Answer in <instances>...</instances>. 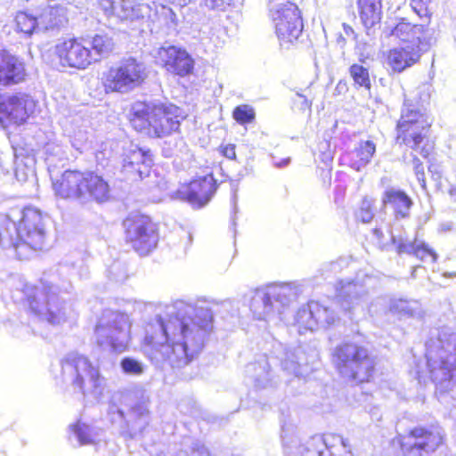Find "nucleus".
I'll list each match as a JSON object with an SVG mask.
<instances>
[{"label":"nucleus","mask_w":456,"mask_h":456,"mask_svg":"<svg viewBox=\"0 0 456 456\" xmlns=\"http://www.w3.org/2000/svg\"><path fill=\"white\" fill-rule=\"evenodd\" d=\"M28 76L26 63L20 57L0 49V89L20 85ZM36 108L37 102L27 93L0 94V126L7 129L26 124Z\"/></svg>","instance_id":"f257e3e1"},{"label":"nucleus","mask_w":456,"mask_h":456,"mask_svg":"<svg viewBox=\"0 0 456 456\" xmlns=\"http://www.w3.org/2000/svg\"><path fill=\"white\" fill-rule=\"evenodd\" d=\"M115 42L107 33L62 37L54 45L52 61L60 69L85 70L109 57Z\"/></svg>","instance_id":"f03ea898"},{"label":"nucleus","mask_w":456,"mask_h":456,"mask_svg":"<svg viewBox=\"0 0 456 456\" xmlns=\"http://www.w3.org/2000/svg\"><path fill=\"white\" fill-rule=\"evenodd\" d=\"M126 117L136 134L150 139H162L178 132L183 118L174 103L146 100L133 102Z\"/></svg>","instance_id":"7ed1b4c3"},{"label":"nucleus","mask_w":456,"mask_h":456,"mask_svg":"<svg viewBox=\"0 0 456 456\" xmlns=\"http://www.w3.org/2000/svg\"><path fill=\"white\" fill-rule=\"evenodd\" d=\"M45 216L38 208L27 206L16 224L9 213L0 214V243H7L20 258L41 250L45 242Z\"/></svg>","instance_id":"20e7f679"},{"label":"nucleus","mask_w":456,"mask_h":456,"mask_svg":"<svg viewBox=\"0 0 456 456\" xmlns=\"http://www.w3.org/2000/svg\"><path fill=\"white\" fill-rule=\"evenodd\" d=\"M56 199L85 204H103L111 200V188L105 177L94 170L66 169L51 179Z\"/></svg>","instance_id":"39448f33"},{"label":"nucleus","mask_w":456,"mask_h":456,"mask_svg":"<svg viewBox=\"0 0 456 456\" xmlns=\"http://www.w3.org/2000/svg\"><path fill=\"white\" fill-rule=\"evenodd\" d=\"M426 357L433 382L441 391L449 389L456 379V331L450 327L442 328L437 341L428 348Z\"/></svg>","instance_id":"423d86ee"},{"label":"nucleus","mask_w":456,"mask_h":456,"mask_svg":"<svg viewBox=\"0 0 456 456\" xmlns=\"http://www.w3.org/2000/svg\"><path fill=\"white\" fill-rule=\"evenodd\" d=\"M147 78L145 64L136 57L128 56L104 70L99 83L106 94H124L141 87Z\"/></svg>","instance_id":"0eeeda50"},{"label":"nucleus","mask_w":456,"mask_h":456,"mask_svg":"<svg viewBox=\"0 0 456 456\" xmlns=\"http://www.w3.org/2000/svg\"><path fill=\"white\" fill-rule=\"evenodd\" d=\"M431 123L428 115L411 104L404 103L397 123L396 141L427 158L433 147L427 134Z\"/></svg>","instance_id":"6e6552de"},{"label":"nucleus","mask_w":456,"mask_h":456,"mask_svg":"<svg viewBox=\"0 0 456 456\" xmlns=\"http://www.w3.org/2000/svg\"><path fill=\"white\" fill-rule=\"evenodd\" d=\"M335 363L339 373L351 380L369 381L374 371V361L368 350L354 343L338 346L334 353Z\"/></svg>","instance_id":"1a4fd4ad"},{"label":"nucleus","mask_w":456,"mask_h":456,"mask_svg":"<svg viewBox=\"0 0 456 456\" xmlns=\"http://www.w3.org/2000/svg\"><path fill=\"white\" fill-rule=\"evenodd\" d=\"M126 242L141 256L149 255L158 246L159 229L158 223L145 214L134 212L123 221Z\"/></svg>","instance_id":"9d476101"},{"label":"nucleus","mask_w":456,"mask_h":456,"mask_svg":"<svg viewBox=\"0 0 456 456\" xmlns=\"http://www.w3.org/2000/svg\"><path fill=\"white\" fill-rule=\"evenodd\" d=\"M270 15L281 45L298 39L303 31V21L297 6L289 1L276 3L269 0Z\"/></svg>","instance_id":"9b49d317"},{"label":"nucleus","mask_w":456,"mask_h":456,"mask_svg":"<svg viewBox=\"0 0 456 456\" xmlns=\"http://www.w3.org/2000/svg\"><path fill=\"white\" fill-rule=\"evenodd\" d=\"M337 291L342 309L351 315L364 314L366 309L372 314H378V306H384L387 303L385 298L379 297L368 305L366 290L362 285L353 281H339Z\"/></svg>","instance_id":"f8f14e48"},{"label":"nucleus","mask_w":456,"mask_h":456,"mask_svg":"<svg viewBox=\"0 0 456 456\" xmlns=\"http://www.w3.org/2000/svg\"><path fill=\"white\" fill-rule=\"evenodd\" d=\"M156 63L167 74L175 77L190 75L194 69V60L183 47L176 45L160 46L156 53Z\"/></svg>","instance_id":"ddd939ff"},{"label":"nucleus","mask_w":456,"mask_h":456,"mask_svg":"<svg viewBox=\"0 0 456 456\" xmlns=\"http://www.w3.org/2000/svg\"><path fill=\"white\" fill-rule=\"evenodd\" d=\"M25 302L29 311L35 315L45 318L48 322L56 324L60 321L61 309L53 310L51 300L53 297L52 286L45 284L42 288L26 285L23 288Z\"/></svg>","instance_id":"4468645a"},{"label":"nucleus","mask_w":456,"mask_h":456,"mask_svg":"<svg viewBox=\"0 0 456 456\" xmlns=\"http://www.w3.org/2000/svg\"><path fill=\"white\" fill-rule=\"evenodd\" d=\"M61 366L62 374L72 378V384L82 391L86 379L94 383L99 380L98 370L83 354H72L66 356L61 360Z\"/></svg>","instance_id":"2eb2a0df"},{"label":"nucleus","mask_w":456,"mask_h":456,"mask_svg":"<svg viewBox=\"0 0 456 456\" xmlns=\"http://www.w3.org/2000/svg\"><path fill=\"white\" fill-rule=\"evenodd\" d=\"M406 439L403 446L409 445L412 453L417 456H430L443 444L444 432L439 428H415L411 430Z\"/></svg>","instance_id":"dca6fc26"},{"label":"nucleus","mask_w":456,"mask_h":456,"mask_svg":"<svg viewBox=\"0 0 456 456\" xmlns=\"http://www.w3.org/2000/svg\"><path fill=\"white\" fill-rule=\"evenodd\" d=\"M435 34L433 28H425L423 25H413L403 20L392 30V36L408 42L410 45L419 47L422 51H428L436 44Z\"/></svg>","instance_id":"f3484780"},{"label":"nucleus","mask_w":456,"mask_h":456,"mask_svg":"<svg viewBox=\"0 0 456 456\" xmlns=\"http://www.w3.org/2000/svg\"><path fill=\"white\" fill-rule=\"evenodd\" d=\"M338 443L346 448L345 440L338 436L329 435L327 436H315L311 437L305 444L299 445L297 450L301 456H335L333 445L330 443Z\"/></svg>","instance_id":"a211bd4d"},{"label":"nucleus","mask_w":456,"mask_h":456,"mask_svg":"<svg viewBox=\"0 0 456 456\" xmlns=\"http://www.w3.org/2000/svg\"><path fill=\"white\" fill-rule=\"evenodd\" d=\"M426 51L419 47L406 45L389 51L387 54V64L395 71L401 73L419 61L420 56Z\"/></svg>","instance_id":"6ab92c4d"},{"label":"nucleus","mask_w":456,"mask_h":456,"mask_svg":"<svg viewBox=\"0 0 456 456\" xmlns=\"http://www.w3.org/2000/svg\"><path fill=\"white\" fill-rule=\"evenodd\" d=\"M250 309L254 317L257 320L267 321L274 315L275 312L282 314L281 308L274 306L266 288L256 289L253 291Z\"/></svg>","instance_id":"aec40b11"},{"label":"nucleus","mask_w":456,"mask_h":456,"mask_svg":"<svg viewBox=\"0 0 456 456\" xmlns=\"http://www.w3.org/2000/svg\"><path fill=\"white\" fill-rule=\"evenodd\" d=\"M382 204L384 207L390 206L396 218H404L408 216L413 203L403 191L392 187L383 192Z\"/></svg>","instance_id":"412c9836"},{"label":"nucleus","mask_w":456,"mask_h":456,"mask_svg":"<svg viewBox=\"0 0 456 456\" xmlns=\"http://www.w3.org/2000/svg\"><path fill=\"white\" fill-rule=\"evenodd\" d=\"M245 371L256 387L260 388L267 387L273 379L271 362L266 355H262L256 362L248 364Z\"/></svg>","instance_id":"4be33fe9"},{"label":"nucleus","mask_w":456,"mask_h":456,"mask_svg":"<svg viewBox=\"0 0 456 456\" xmlns=\"http://www.w3.org/2000/svg\"><path fill=\"white\" fill-rule=\"evenodd\" d=\"M37 21L40 32L53 31L60 29L68 20L63 9L57 6L44 7L37 15Z\"/></svg>","instance_id":"5701e85b"},{"label":"nucleus","mask_w":456,"mask_h":456,"mask_svg":"<svg viewBox=\"0 0 456 456\" xmlns=\"http://www.w3.org/2000/svg\"><path fill=\"white\" fill-rule=\"evenodd\" d=\"M274 306L281 309L296 300L298 289L292 284H273L265 287Z\"/></svg>","instance_id":"b1692460"},{"label":"nucleus","mask_w":456,"mask_h":456,"mask_svg":"<svg viewBox=\"0 0 456 456\" xmlns=\"http://www.w3.org/2000/svg\"><path fill=\"white\" fill-rule=\"evenodd\" d=\"M162 331L163 333H166L164 328L162 329ZM158 333H161V330L146 334L142 345L151 348V353L156 358H159L161 361H172V354H174L175 352L174 345L169 343L167 340L162 343H158L156 341Z\"/></svg>","instance_id":"393cba45"},{"label":"nucleus","mask_w":456,"mask_h":456,"mask_svg":"<svg viewBox=\"0 0 456 456\" xmlns=\"http://www.w3.org/2000/svg\"><path fill=\"white\" fill-rule=\"evenodd\" d=\"M100 6L107 16H115L121 20L131 19L134 7L131 0H100Z\"/></svg>","instance_id":"a878e982"},{"label":"nucleus","mask_w":456,"mask_h":456,"mask_svg":"<svg viewBox=\"0 0 456 456\" xmlns=\"http://www.w3.org/2000/svg\"><path fill=\"white\" fill-rule=\"evenodd\" d=\"M357 4L360 9L361 20L367 28H372L380 20V0H357Z\"/></svg>","instance_id":"bb28decb"},{"label":"nucleus","mask_w":456,"mask_h":456,"mask_svg":"<svg viewBox=\"0 0 456 456\" xmlns=\"http://www.w3.org/2000/svg\"><path fill=\"white\" fill-rule=\"evenodd\" d=\"M397 252L399 254L414 255L420 260L430 259L432 263L436 260V254L428 247L423 241L414 240L412 242H401L397 246Z\"/></svg>","instance_id":"cd10ccee"},{"label":"nucleus","mask_w":456,"mask_h":456,"mask_svg":"<svg viewBox=\"0 0 456 456\" xmlns=\"http://www.w3.org/2000/svg\"><path fill=\"white\" fill-rule=\"evenodd\" d=\"M13 21L15 31L19 34L29 37L34 33L40 32L37 16H33L25 11L17 12Z\"/></svg>","instance_id":"c85d7f7f"},{"label":"nucleus","mask_w":456,"mask_h":456,"mask_svg":"<svg viewBox=\"0 0 456 456\" xmlns=\"http://www.w3.org/2000/svg\"><path fill=\"white\" fill-rule=\"evenodd\" d=\"M302 356L303 351L300 347L295 348L294 350H287L281 360L282 370L288 374H292L296 377L302 375V368L304 365Z\"/></svg>","instance_id":"c756f323"},{"label":"nucleus","mask_w":456,"mask_h":456,"mask_svg":"<svg viewBox=\"0 0 456 456\" xmlns=\"http://www.w3.org/2000/svg\"><path fill=\"white\" fill-rule=\"evenodd\" d=\"M294 324L298 327L299 333L317 329V321L314 319V313L312 310V301L297 311Z\"/></svg>","instance_id":"7c9ffc66"},{"label":"nucleus","mask_w":456,"mask_h":456,"mask_svg":"<svg viewBox=\"0 0 456 456\" xmlns=\"http://www.w3.org/2000/svg\"><path fill=\"white\" fill-rule=\"evenodd\" d=\"M376 151V145L372 141H361L354 150L355 158L357 159L354 167L356 170L369 164Z\"/></svg>","instance_id":"2f4dec72"},{"label":"nucleus","mask_w":456,"mask_h":456,"mask_svg":"<svg viewBox=\"0 0 456 456\" xmlns=\"http://www.w3.org/2000/svg\"><path fill=\"white\" fill-rule=\"evenodd\" d=\"M389 310L401 317H411L419 314V304L414 300L396 299L390 302Z\"/></svg>","instance_id":"473e14b6"},{"label":"nucleus","mask_w":456,"mask_h":456,"mask_svg":"<svg viewBox=\"0 0 456 456\" xmlns=\"http://www.w3.org/2000/svg\"><path fill=\"white\" fill-rule=\"evenodd\" d=\"M219 304L201 298V332L210 334L214 330V315L219 310Z\"/></svg>","instance_id":"72a5a7b5"},{"label":"nucleus","mask_w":456,"mask_h":456,"mask_svg":"<svg viewBox=\"0 0 456 456\" xmlns=\"http://www.w3.org/2000/svg\"><path fill=\"white\" fill-rule=\"evenodd\" d=\"M312 310L314 313V319L317 321V328H328L338 321V317L333 310L323 306L319 302L312 301Z\"/></svg>","instance_id":"f704fd0d"},{"label":"nucleus","mask_w":456,"mask_h":456,"mask_svg":"<svg viewBox=\"0 0 456 456\" xmlns=\"http://www.w3.org/2000/svg\"><path fill=\"white\" fill-rule=\"evenodd\" d=\"M353 80L359 86L370 89L371 86L369 69L361 64H353L349 69Z\"/></svg>","instance_id":"c9c22d12"},{"label":"nucleus","mask_w":456,"mask_h":456,"mask_svg":"<svg viewBox=\"0 0 456 456\" xmlns=\"http://www.w3.org/2000/svg\"><path fill=\"white\" fill-rule=\"evenodd\" d=\"M216 180L212 175L201 177V207L208 204L217 190Z\"/></svg>","instance_id":"e433bc0d"},{"label":"nucleus","mask_w":456,"mask_h":456,"mask_svg":"<svg viewBox=\"0 0 456 456\" xmlns=\"http://www.w3.org/2000/svg\"><path fill=\"white\" fill-rule=\"evenodd\" d=\"M69 429L77 436V439L82 445L92 444L94 443L88 425L82 422L80 419L69 426Z\"/></svg>","instance_id":"4c0bfd02"},{"label":"nucleus","mask_w":456,"mask_h":456,"mask_svg":"<svg viewBox=\"0 0 456 456\" xmlns=\"http://www.w3.org/2000/svg\"><path fill=\"white\" fill-rule=\"evenodd\" d=\"M374 217V200L365 197L362 200L356 218L362 223H370Z\"/></svg>","instance_id":"58836bf2"},{"label":"nucleus","mask_w":456,"mask_h":456,"mask_svg":"<svg viewBox=\"0 0 456 456\" xmlns=\"http://www.w3.org/2000/svg\"><path fill=\"white\" fill-rule=\"evenodd\" d=\"M120 366L122 370L126 374L138 376L143 372L142 364L139 361L131 357L123 358L120 362Z\"/></svg>","instance_id":"ea45409f"},{"label":"nucleus","mask_w":456,"mask_h":456,"mask_svg":"<svg viewBox=\"0 0 456 456\" xmlns=\"http://www.w3.org/2000/svg\"><path fill=\"white\" fill-rule=\"evenodd\" d=\"M233 118L239 123H249L255 118V112L251 107L248 105H240L234 110Z\"/></svg>","instance_id":"a19ab883"},{"label":"nucleus","mask_w":456,"mask_h":456,"mask_svg":"<svg viewBox=\"0 0 456 456\" xmlns=\"http://www.w3.org/2000/svg\"><path fill=\"white\" fill-rule=\"evenodd\" d=\"M149 151H143L142 149L132 151L128 156L127 165L134 167L144 164L145 159L149 157Z\"/></svg>","instance_id":"79ce46f5"},{"label":"nucleus","mask_w":456,"mask_h":456,"mask_svg":"<svg viewBox=\"0 0 456 456\" xmlns=\"http://www.w3.org/2000/svg\"><path fill=\"white\" fill-rule=\"evenodd\" d=\"M411 165L419 183L422 188H425V173L422 162L416 156H412Z\"/></svg>","instance_id":"37998d69"},{"label":"nucleus","mask_w":456,"mask_h":456,"mask_svg":"<svg viewBox=\"0 0 456 456\" xmlns=\"http://www.w3.org/2000/svg\"><path fill=\"white\" fill-rule=\"evenodd\" d=\"M293 105L300 110H310L312 106V101L308 100L306 95L297 92L293 98Z\"/></svg>","instance_id":"c03bdc74"},{"label":"nucleus","mask_w":456,"mask_h":456,"mask_svg":"<svg viewBox=\"0 0 456 456\" xmlns=\"http://www.w3.org/2000/svg\"><path fill=\"white\" fill-rule=\"evenodd\" d=\"M231 0H204L205 5L209 9L223 8L225 4H230Z\"/></svg>","instance_id":"a18cd8bd"},{"label":"nucleus","mask_w":456,"mask_h":456,"mask_svg":"<svg viewBox=\"0 0 456 456\" xmlns=\"http://www.w3.org/2000/svg\"><path fill=\"white\" fill-rule=\"evenodd\" d=\"M223 153H224V155L227 159H235V157H236V153H235V145H233V144L226 145V146H225V147H224V149H223Z\"/></svg>","instance_id":"49530a36"},{"label":"nucleus","mask_w":456,"mask_h":456,"mask_svg":"<svg viewBox=\"0 0 456 456\" xmlns=\"http://www.w3.org/2000/svg\"><path fill=\"white\" fill-rule=\"evenodd\" d=\"M163 3V6H184L190 0H160Z\"/></svg>","instance_id":"de8ad7c7"},{"label":"nucleus","mask_w":456,"mask_h":456,"mask_svg":"<svg viewBox=\"0 0 456 456\" xmlns=\"http://www.w3.org/2000/svg\"><path fill=\"white\" fill-rule=\"evenodd\" d=\"M343 28H344L345 34L347 37H352L354 39H355L354 31V29L350 26L344 24L343 25Z\"/></svg>","instance_id":"09e8293b"},{"label":"nucleus","mask_w":456,"mask_h":456,"mask_svg":"<svg viewBox=\"0 0 456 456\" xmlns=\"http://www.w3.org/2000/svg\"><path fill=\"white\" fill-rule=\"evenodd\" d=\"M185 198L189 200V201H194L195 200H197V193L196 192H192V193H187Z\"/></svg>","instance_id":"8fccbe9b"},{"label":"nucleus","mask_w":456,"mask_h":456,"mask_svg":"<svg viewBox=\"0 0 456 456\" xmlns=\"http://www.w3.org/2000/svg\"><path fill=\"white\" fill-rule=\"evenodd\" d=\"M289 159H283L281 162L276 164V166L279 167H285L289 164Z\"/></svg>","instance_id":"3c124183"},{"label":"nucleus","mask_w":456,"mask_h":456,"mask_svg":"<svg viewBox=\"0 0 456 456\" xmlns=\"http://www.w3.org/2000/svg\"><path fill=\"white\" fill-rule=\"evenodd\" d=\"M449 193L452 197H454L456 199V185L451 187Z\"/></svg>","instance_id":"603ef678"},{"label":"nucleus","mask_w":456,"mask_h":456,"mask_svg":"<svg viewBox=\"0 0 456 456\" xmlns=\"http://www.w3.org/2000/svg\"><path fill=\"white\" fill-rule=\"evenodd\" d=\"M201 456H212L208 449L201 447Z\"/></svg>","instance_id":"864d4df0"},{"label":"nucleus","mask_w":456,"mask_h":456,"mask_svg":"<svg viewBox=\"0 0 456 456\" xmlns=\"http://www.w3.org/2000/svg\"><path fill=\"white\" fill-rule=\"evenodd\" d=\"M103 329V325L102 324H96L95 327H94V331L96 333H99L102 331V330Z\"/></svg>","instance_id":"5fc2aeb1"},{"label":"nucleus","mask_w":456,"mask_h":456,"mask_svg":"<svg viewBox=\"0 0 456 456\" xmlns=\"http://www.w3.org/2000/svg\"><path fill=\"white\" fill-rule=\"evenodd\" d=\"M375 233L377 234V236L379 235V231L378 229L375 230Z\"/></svg>","instance_id":"6e6d98bb"},{"label":"nucleus","mask_w":456,"mask_h":456,"mask_svg":"<svg viewBox=\"0 0 456 456\" xmlns=\"http://www.w3.org/2000/svg\"><path fill=\"white\" fill-rule=\"evenodd\" d=\"M429 172L433 173L432 167H429Z\"/></svg>","instance_id":"4d7b16f0"},{"label":"nucleus","mask_w":456,"mask_h":456,"mask_svg":"<svg viewBox=\"0 0 456 456\" xmlns=\"http://www.w3.org/2000/svg\"><path fill=\"white\" fill-rule=\"evenodd\" d=\"M392 240H393V242H394V243H395V237H392Z\"/></svg>","instance_id":"13d9d810"}]
</instances>
